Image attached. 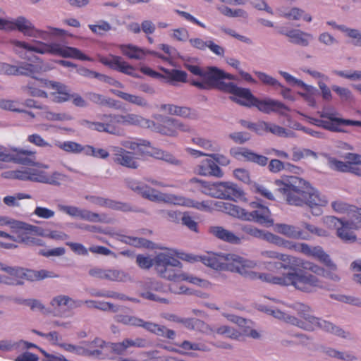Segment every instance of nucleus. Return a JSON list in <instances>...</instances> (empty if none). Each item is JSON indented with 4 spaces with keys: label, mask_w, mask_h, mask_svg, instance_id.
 Returning a JSON list of instances; mask_svg holds the SVG:
<instances>
[{
    "label": "nucleus",
    "mask_w": 361,
    "mask_h": 361,
    "mask_svg": "<svg viewBox=\"0 0 361 361\" xmlns=\"http://www.w3.org/2000/svg\"><path fill=\"white\" fill-rule=\"evenodd\" d=\"M328 165L329 167L334 170L340 171V172H347L348 171V166L349 163L344 162L342 161H339L334 157H327Z\"/></svg>",
    "instance_id": "obj_58"
},
{
    "label": "nucleus",
    "mask_w": 361,
    "mask_h": 361,
    "mask_svg": "<svg viewBox=\"0 0 361 361\" xmlns=\"http://www.w3.org/2000/svg\"><path fill=\"white\" fill-rule=\"evenodd\" d=\"M280 33L289 37L291 43L302 47H307L309 44V41L312 39L311 34L300 30H291L287 32L280 31Z\"/></svg>",
    "instance_id": "obj_30"
},
{
    "label": "nucleus",
    "mask_w": 361,
    "mask_h": 361,
    "mask_svg": "<svg viewBox=\"0 0 361 361\" xmlns=\"http://www.w3.org/2000/svg\"><path fill=\"white\" fill-rule=\"evenodd\" d=\"M224 210L228 214L239 219L247 221H254L260 224H274V220L271 217L270 210L267 207L262 206L256 202H252V207L257 209L248 212L238 205L231 203H223Z\"/></svg>",
    "instance_id": "obj_9"
},
{
    "label": "nucleus",
    "mask_w": 361,
    "mask_h": 361,
    "mask_svg": "<svg viewBox=\"0 0 361 361\" xmlns=\"http://www.w3.org/2000/svg\"><path fill=\"white\" fill-rule=\"evenodd\" d=\"M214 333L219 335H225L226 337L231 339H238L240 336V333L234 328L228 326H221L214 329Z\"/></svg>",
    "instance_id": "obj_52"
},
{
    "label": "nucleus",
    "mask_w": 361,
    "mask_h": 361,
    "mask_svg": "<svg viewBox=\"0 0 361 361\" xmlns=\"http://www.w3.org/2000/svg\"><path fill=\"white\" fill-rule=\"evenodd\" d=\"M286 166L288 169L293 168L296 169V167L290 164H286V165L279 159H271L268 165L269 170L272 173H278L283 169H286Z\"/></svg>",
    "instance_id": "obj_63"
},
{
    "label": "nucleus",
    "mask_w": 361,
    "mask_h": 361,
    "mask_svg": "<svg viewBox=\"0 0 361 361\" xmlns=\"http://www.w3.org/2000/svg\"><path fill=\"white\" fill-rule=\"evenodd\" d=\"M209 233L216 238L227 243L239 244L241 241L239 237L222 226H212L209 228Z\"/></svg>",
    "instance_id": "obj_31"
},
{
    "label": "nucleus",
    "mask_w": 361,
    "mask_h": 361,
    "mask_svg": "<svg viewBox=\"0 0 361 361\" xmlns=\"http://www.w3.org/2000/svg\"><path fill=\"white\" fill-rule=\"evenodd\" d=\"M176 116H182L192 120H197L199 118L197 112L185 106H177Z\"/></svg>",
    "instance_id": "obj_62"
},
{
    "label": "nucleus",
    "mask_w": 361,
    "mask_h": 361,
    "mask_svg": "<svg viewBox=\"0 0 361 361\" xmlns=\"http://www.w3.org/2000/svg\"><path fill=\"white\" fill-rule=\"evenodd\" d=\"M89 99L92 100L93 102L102 106L118 108V106H117L116 102H114L113 99L110 98H106L104 96L96 92H91L89 94Z\"/></svg>",
    "instance_id": "obj_46"
},
{
    "label": "nucleus",
    "mask_w": 361,
    "mask_h": 361,
    "mask_svg": "<svg viewBox=\"0 0 361 361\" xmlns=\"http://www.w3.org/2000/svg\"><path fill=\"white\" fill-rule=\"evenodd\" d=\"M50 276V273L46 270L34 271L23 268V279L28 281H39Z\"/></svg>",
    "instance_id": "obj_43"
},
{
    "label": "nucleus",
    "mask_w": 361,
    "mask_h": 361,
    "mask_svg": "<svg viewBox=\"0 0 361 361\" xmlns=\"http://www.w3.org/2000/svg\"><path fill=\"white\" fill-rule=\"evenodd\" d=\"M316 92H302L300 93V94L307 102L310 106H312L315 105L316 99L319 97H322L325 100H329L331 98V92H321V94H319V92L316 94Z\"/></svg>",
    "instance_id": "obj_42"
},
{
    "label": "nucleus",
    "mask_w": 361,
    "mask_h": 361,
    "mask_svg": "<svg viewBox=\"0 0 361 361\" xmlns=\"http://www.w3.org/2000/svg\"><path fill=\"white\" fill-rule=\"evenodd\" d=\"M32 96L47 98L56 103L71 99V94L68 92H32Z\"/></svg>",
    "instance_id": "obj_35"
},
{
    "label": "nucleus",
    "mask_w": 361,
    "mask_h": 361,
    "mask_svg": "<svg viewBox=\"0 0 361 361\" xmlns=\"http://www.w3.org/2000/svg\"><path fill=\"white\" fill-rule=\"evenodd\" d=\"M324 223L330 227L336 230L337 236L345 243H353L356 241L357 237L354 233L355 229L345 219H338L334 216H328L324 219Z\"/></svg>",
    "instance_id": "obj_16"
},
{
    "label": "nucleus",
    "mask_w": 361,
    "mask_h": 361,
    "mask_svg": "<svg viewBox=\"0 0 361 361\" xmlns=\"http://www.w3.org/2000/svg\"><path fill=\"white\" fill-rule=\"evenodd\" d=\"M164 71L166 73V79L170 82H185L187 80L188 74L183 71L176 69H173L171 71L164 69Z\"/></svg>",
    "instance_id": "obj_44"
},
{
    "label": "nucleus",
    "mask_w": 361,
    "mask_h": 361,
    "mask_svg": "<svg viewBox=\"0 0 361 361\" xmlns=\"http://www.w3.org/2000/svg\"><path fill=\"white\" fill-rule=\"evenodd\" d=\"M154 126H150L149 129L152 131L160 133L170 137H176L178 131L190 133L192 128L190 126L177 120L176 118L163 116L159 114L152 115Z\"/></svg>",
    "instance_id": "obj_10"
},
{
    "label": "nucleus",
    "mask_w": 361,
    "mask_h": 361,
    "mask_svg": "<svg viewBox=\"0 0 361 361\" xmlns=\"http://www.w3.org/2000/svg\"><path fill=\"white\" fill-rule=\"evenodd\" d=\"M118 96L123 99L137 106L143 107H147L148 106L147 100L145 98L128 92H118Z\"/></svg>",
    "instance_id": "obj_41"
},
{
    "label": "nucleus",
    "mask_w": 361,
    "mask_h": 361,
    "mask_svg": "<svg viewBox=\"0 0 361 361\" xmlns=\"http://www.w3.org/2000/svg\"><path fill=\"white\" fill-rule=\"evenodd\" d=\"M92 295L99 298H114L121 300H130L126 295L113 290H97L92 293Z\"/></svg>",
    "instance_id": "obj_49"
},
{
    "label": "nucleus",
    "mask_w": 361,
    "mask_h": 361,
    "mask_svg": "<svg viewBox=\"0 0 361 361\" xmlns=\"http://www.w3.org/2000/svg\"><path fill=\"white\" fill-rule=\"evenodd\" d=\"M18 68V75H27L34 78V75L39 73L40 69L37 66L29 63H21Z\"/></svg>",
    "instance_id": "obj_47"
},
{
    "label": "nucleus",
    "mask_w": 361,
    "mask_h": 361,
    "mask_svg": "<svg viewBox=\"0 0 361 361\" xmlns=\"http://www.w3.org/2000/svg\"><path fill=\"white\" fill-rule=\"evenodd\" d=\"M259 255L263 259L280 260L281 262H267V265L274 264L276 268H281L285 270H300V266L302 265L301 258L274 250H262Z\"/></svg>",
    "instance_id": "obj_15"
},
{
    "label": "nucleus",
    "mask_w": 361,
    "mask_h": 361,
    "mask_svg": "<svg viewBox=\"0 0 361 361\" xmlns=\"http://www.w3.org/2000/svg\"><path fill=\"white\" fill-rule=\"evenodd\" d=\"M324 353L331 358L338 359L342 361L357 360V357L353 353L347 351H340L332 348H327L324 349Z\"/></svg>",
    "instance_id": "obj_37"
},
{
    "label": "nucleus",
    "mask_w": 361,
    "mask_h": 361,
    "mask_svg": "<svg viewBox=\"0 0 361 361\" xmlns=\"http://www.w3.org/2000/svg\"><path fill=\"white\" fill-rule=\"evenodd\" d=\"M276 185L290 204L300 206L305 203L313 209L312 213L314 215L321 214V207L327 204L324 197H321L318 191L311 188L305 180L299 177H285L276 180Z\"/></svg>",
    "instance_id": "obj_1"
},
{
    "label": "nucleus",
    "mask_w": 361,
    "mask_h": 361,
    "mask_svg": "<svg viewBox=\"0 0 361 361\" xmlns=\"http://www.w3.org/2000/svg\"><path fill=\"white\" fill-rule=\"evenodd\" d=\"M58 209L73 218H78L90 222H103L105 215H100L85 209H81L75 206L57 204Z\"/></svg>",
    "instance_id": "obj_17"
},
{
    "label": "nucleus",
    "mask_w": 361,
    "mask_h": 361,
    "mask_svg": "<svg viewBox=\"0 0 361 361\" xmlns=\"http://www.w3.org/2000/svg\"><path fill=\"white\" fill-rule=\"evenodd\" d=\"M248 279L261 281L281 286H293L295 290L312 293L324 288L322 281L317 276L300 270H288L279 276L252 271Z\"/></svg>",
    "instance_id": "obj_2"
},
{
    "label": "nucleus",
    "mask_w": 361,
    "mask_h": 361,
    "mask_svg": "<svg viewBox=\"0 0 361 361\" xmlns=\"http://www.w3.org/2000/svg\"><path fill=\"white\" fill-rule=\"evenodd\" d=\"M181 224L192 231L198 232V224L189 213L185 212L180 216Z\"/></svg>",
    "instance_id": "obj_57"
},
{
    "label": "nucleus",
    "mask_w": 361,
    "mask_h": 361,
    "mask_svg": "<svg viewBox=\"0 0 361 361\" xmlns=\"http://www.w3.org/2000/svg\"><path fill=\"white\" fill-rule=\"evenodd\" d=\"M18 106H19V103L18 102L12 101V100H6V99H0V108L1 109L11 111H15V112L23 113L26 115L30 116L31 118L35 117V115L33 114V113H32L30 111L21 110L19 109Z\"/></svg>",
    "instance_id": "obj_45"
},
{
    "label": "nucleus",
    "mask_w": 361,
    "mask_h": 361,
    "mask_svg": "<svg viewBox=\"0 0 361 361\" xmlns=\"http://www.w3.org/2000/svg\"><path fill=\"white\" fill-rule=\"evenodd\" d=\"M267 313L269 315L273 316L274 318L278 319L279 320L283 321L288 324L294 325L295 316L290 315L284 312L279 309H267L266 310Z\"/></svg>",
    "instance_id": "obj_48"
},
{
    "label": "nucleus",
    "mask_w": 361,
    "mask_h": 361,
    "mask_svg": "<svg viewBox=\"0 0 361 361\" xmlns=\"http://www.w3.org/2000/svg\"><path fill=\"white\" fill-rule=\"evenodd\" d=\"M310 156L313 157L315 159L317 157V154L309 149H293V160L294 161H298L304 157H307Z\"/></svg>",
    "instance_id": "obj_64"
},
{
    "label": "nucleus",
    "mask_w": 361,
    "mask_h": 361,
    "mask_svg": "<svg viewBox=\"0 0 361 361\" xmlns=\"http://www.w3.org/2000/svg\"><path fill=\"white\" fill-rule=\"evenodd\" d=\"M345 221H348L353 229L361 228V209L352 207L347 217H344Z\"/></svg>",
    "instance_id": "obj_40"
},
{
    "label": "nucleus",
    "mask_w": 361,
    "mask_h": 361,
    "mask_svg": "<svg viewBox=\"0 0 361 361\" xmlns=\"http://www.w3.org/2000/svg\"><path fill=\"white\" fill-rule=\"evenodd\" d=\"M148 345V341L144 338H126L121 342L112 343L111 350L117 355H123L130 348H145Z\"/></svg>",
    "instance_id": "obj_24"
},
{
    "label": "nucleus",
    "mask_w": 361,
    "mask_h": 361,
    "mask_svg": "<svg viewBox=\"0 0 361 361\" xmlns=\"http://www.w3.org/2000/svg\"><path fill=\"white\" fill-rule=\"evenodd\" d=\"M32 45L27 42L13 39L11 44L18 48L33 51L40 54H49L64 58H73L82 61H91L90 58L84 54L80 50L75 47L61 45L59 43H45L41 41H35Z\"/></svg>",
    "instance_id": "obj_6"
},
{
    "label": "nucleus",
    "mask_w": 361,
    "mask_h": 361,
    "mask_svg": "<svg viewBox=\"0 0 361 361\" xmlns=\"http://www.w3.org/2000/svg\"><path fill=\"white\" fill-rule=\"evenodd\" d=\"M112 118L115 123L123 126H136L148 129L150 126H154V121L135 114H113Z\"/></svg>",
    "instance_id": "obj_21"
},
{
    "label": "nucleus",
    "mask_w": 361,
    "mask_h": 361,
    "mask_svg": "<svg viewBox=\"0 0 361 361\" xmlns=\"http://www.w3.org/2000/svg\"><path fill=\"white\" fill-rule=\"evenodd\" d=\"M200 260L206 266L216 270H224L226 255L208 253L199 257Z\"/></svg>",
    "instance_id": "obj_29"
},
{
    "label": "nucleus",
    "mask_w": 361,
    "mask_h": 361,
    "mask_svg": "<svg viewBox=\"0 0 361 361\" xmlns=\"http://www.w3.org/2000/svg\"><path fill=\"white\" fill-rule=\"evenodd\" d=\"M319 247V246H310L305 243H295L285 239H283L281 245V247L283 248L301 252L305 255L311 257H312Z\"/></svg>",
    "instance_id": "obj_28"
},
{
    "label": "nucleus",
    "mask_w": 361,
    "mask_h": 361,
    "mask_svg": "<svg viewBox=\"0 0 361 361\" xmlns=\"http://www.w3.org/2000/svg\"><path fill=\"white\" fill-rule=\"evenodd\" d=\"M218 10L228 17H247V13L240 8L233 10L227 6H221L218 8Z\"/></svg>",
    "instance_id": "obj_59"
},
{
    "label": "nucleus",
    "mask_w": 361,
    "mask_h": 361,
    "mask_svg": "<svg viewBox=\"0 0 361 361\" xmlns=\"http://www.w3.org/2000/svg\"><path fill=\"white\" fill-rule=\"evenodd\" d=\"M284 16L290 20H300L302 18L307 22L312 20L310 15L305 13L304 11L298 8H291L288 12L284 13Z\"/></svg>",
    "instance_id": "obj_50"
},
{
    "label": "nucleus",
    "mask_w": 361,
    "mask_h": 361,
    "mask_svg": "<svg viewBox=\"0 0 361 361\" xmlns=\"http://www.w3.org/2000/svg\"><path fill=\"white\" fill-rule=\"evenodd\" d=\"M187 69L193 75L200 77L199 80L191 83L200 89H217L219 90H250L247 88L238 87L233 81L235 76L226 73L215 66L202 68L196 65H188Z\"/></svg>",
    "instance_id": "obj_4"
},
{
    "label": "nucleus",
    "mask_w": 361,
    "mask_h": 361,
    "mask_svg": "<svg viewBox=\"0 0 361 361\" xmlns=\"http://www.w3.org/2000/svg\"><path fill=\"white\" fill-rule=\"evenodd\" d=\"M35 153L31 151H20L16 154H13V162L21 164L24 165H38L35 161Z\"/></svg>",
    "instance_id": "obj_39"
},
{
    "label": "nucleus",
    "mask_w": 361,
    "mask_h": 361,
    "mask_svg": "<svg viewBox=\"0 0 361 361\" xmlns=\"http://www.w3.org/2000/svg\"><path fill=\"white\" fill-rule=\"evenodd\" d=\"M240 230L245 234H247L251 237L262 239L263 238V235L264 234L265 231L259 229L254 226L252 225H241Z\"/></svg>",
    "instance_id": "obj_55"
},
{
    "label": "nucleus",
    "mask_w": 361,
    "mask_h": 361,
    "mask_svg": "<svg viewBox=\"0 0 361 361\" xmlns=\"http://www.w3.org/2000/svg\"><path fill=\"white\" fill-rule=\"evenodd\" d=\"M99 61L103 65L108 66L111 69L118 72L135 76V68L125 61L121 56L109 54L108 56H98Z\"/></svg>",
    "instance_id": "obj_19"
},
{
    "label": "nucleus",
    "mask_w": 361,
    "mask_h": 361,
    "mask_svg": "<svg viewBox=\"0 0 361 361\" xmlns=\"http://www.w3.org/2000/svg\"><path fill=\"white\" fill-rule=\"evenodd\" d=\"M230 153L237 159L241 160L244 159L245 161L253 162L261 166H266L268 162V158L267 157L255 153L247 148H232L230 150Z\"/></svg>",
    "instance_id": "obj_22"
},
{
    "label": "nucleus",
    "mask_w": 361,
    "mask_h": 361,
    "mask_svg": "<svg viewBox=\"0 0 361 361\" xmlns=\"http://www.w3.org/2000/svg\"><path fill=\"white\" fill-rule=\"evenodd\" d=\"M110 150L113 161L116 164L131 169L138 168V159L135 157L133 152L128 151L118 146H111Z\"/></svg>",
    "instance_id": "obj_18"
},
{
    "label": "nucleus",
    "mask_w": 361,
    "mask_h": 361,
    "mask_svg": "<svg viewBox=\"0 0 361 361\" xmlns=\"http://www.w3.org/2000/svg\"><path fill=\"white\" fill-rule=\"evenodd\" d=\"M293 321L294 326L305 331H313L317 329H321L342 338L347 337L343 330L329 322L322 320V319L314 316L312 314L307 317L306 321H302V319L295 317Z\"/></svg>",
    "instance_id": "obj_13"
},
{
    "label": "nucleus",
    "mask_w": 361,
    "mask_h": 361,
    "mask_svg": "<svg viewBox=\"0 0 361 361\" xmlns=\"http://www.w3.org/2000/svg\"><path fill=\"white\" fill-rule=\"evenodd\" d=\"M257 263L235 254H226L224 270L238 273L244 278L248 279L252 269L257 267Z\"/></svg>",
    "instance_id": "obj_14"
},
{
    "label": "nucleus",
    "mask_w": 361,
    "mask_h": 361,
    "mask_svg": "<svg viewBox=\"0 0 361 361\" xmlns=\"http://www.w3.org/2000/svg\"><path fill=\"white\" fill-rule=\"evenodd\" d=\"M124 182L128 188L152 202H163L176 205L185 206L204 212L209 211L212 208L209 201L197 202L173 194L163 193L131 177L125 178Z\"/></svg>",
    "instance_id": "obj_3"
},
{
    "label": "nucleus",
    "mask_w": 361,
    "mask_h": 361,
    "mask_svg": "<svg viewBox=\"0 0 361 361\" xmlns=\"http://www.w3.org/2000/svg\"><path fill=\"white\" fill-rule=\"evenodd\" d=\"M106 280L118 283H133V277L127 271L118 269H107Z\"/></svg>",
    "instance_id": "obj_33"
},
{
    "label": "nucleus",
    "mask_w": 361,
    "mask_h": 361,
    "mask_svg": "<svg viewBox=\"0 0 361 361\" xmlns=\"http://www.w3.org/2000/svg\"><path fill=\"white\" fill-rule=\"evenodd\" d=\"M83 304H86L89 308H95L104 312H110L113 313L121 310V307L109 302L97 300H85Z\"/></svg>",
    "instance_id": "obj_36"
},
{
    "label": "nucleus",
    "mask_w": 361,
    "mask_h": 361,
    "mask_svg": "<svg viewBox=\"0 0 361 361\" xmlns=\"http://www.w3.org/2000/svg\"><path fill=\"white\" fill-rule=\"evenodd\" d=\"M113 114H104L100 116L101 121L91 122L87 120H84L82 123L88 128L94 130L98 132H104L111 135H117L118 130L114 125V121L112 119Z\"/></svg>",
    "instance_id": "obj_23"
},
{
    "label": "nucleus",
    "mask_w": 361,
    "mask_h": 361,
    "mask_svg": "<svg viewBox=\"0 0 361 361\" xmlns=\"http://www.w3.org/2000/svg\"><path fill=\"white\" fill-rule=\"evenodd\" d=\"M121 147L124 148L127 150V149L130 150H135L137 148L140 147H150V142L146 140H137L136 141L126 140L121 142Z\"/></svg>",
    "instance_id": "obj_53"
},
{
    "label": "nucleus",
    "mask_w": 361,
    "mask_h": 361,
    "mask_svg": "<svg viewBox=\"0 0 361 361\" xmlns=\"http://www.w3.org/2000/svg\"><path fill=\"white\" fill-rule=\"evenodd\" d=\"M82 300H75L68 295H59L53 298L50 302V305L53 310L59 312L63 307L66 306L68 310H73L82 307Z\"/></svg>",
    "instance_id": "obj_26"
},
{
    "label": "nucleus",
    "mask_w": 361,
    "mask_h": 361,
    "mask_svg": "<svg viewBox=\"0 0 361 361\" xmlns=\"http://www.w3.org/2000/svg\"><path fill=\"white\" fill-rule=\"evenodd\" d=\"M274 231L288 238L305 239V238L302 236V231L293 225L276 224L274 225Z\"/></svg>",
    "instance_id": "obj_34"
},
{
    "label": "nucleus",
    "mask_w": 361,
    "mask_h": 361,
    "mask_svg": "<svg viewBox=\"0 0 361 361\" xmlns=\"http://www.w3.org/2000/svg\"><path fill=\"white\" fill-rule=\"evenodd\" d=\"M156 270L165 279L173 281H188L191 283L203 286L206 281L189 275L180 270L181 262L169 253H159L155 257Z\"/></svg>",
    "instance_id": "obj_5"
},
{
    "label": "nucleus",
    "mask_w": 361,
    "mask_h": 361,
    "mask_svg": "<svg viewBox=\"0 0 361 361\" xmlns=\"http://www.w3.org/2000/svg\"><path fill=\"white\" fill-rule=\"evenodd\" d=\"M88 27L93 33L98 35H103L112 28L110 23L105 20H99L94 25H89Z\"/></svg>",
    "instance_id": "obj_51"
},
{
    "label": "nucleus",
    "mask_w": 361,
    "mask_h": 361,
    "mask_svg": "<svg viewBox=\"0 0 361 361\" xmlns=\"http://www.w3.org/2000/svg\"><path fill=\"white\" fill-rule=\"evenodd\" d=\"M221 199L235 200L243 195V191L235 184L230 182H221Z\"/></svg>",
    "instance_id": "obj_32"
},
{
    "label": "nucleus",
    "mask_w": 361,
    "mask_h": 361,
    "mask_svg": "<svg viewBox=\"0 0 361 361\" xmlns=\"http://www.w3.org/2000/svg\"><path fill=\"white\" fill-rule=\"evenodd\" d=\"M36 80L39 85L42 87L55 90H66V86L59 82L51 81L44 78H36Z\"/></svg>",
    "instance_id": "obj_56"
},
{
    "label": "nucleus",
    "mask_w": 361,
    "mask_h": 361,
    "mask_svg": "<svg viewBox=\"0 0 361 361\" xmlns=\"http://www.w3.org/2000/svg\"><path fill=\"white\" fill-rule=\"evenodd\" d=\"M312 257L323 264L326 268L302 259V265H300V268L308 270L312 272L310 273L311 274L314 275L315 276H317L316 275H320L333 282L336 283L341 281V276L338 272V267L336 264L331 259L329 255L327 254L321 246L319 247Z\"/></svg>",
    "instance_id": "obj_7"
},
{
    "label": "nucleus",
    "mask_w": 361,
    "mask_h": 361,
    "mask_svg": "<svg viewBox=\"0 0 361 361\" xmlns=\"http://www.w3.org/2000/svg\"><path fill=\"white\" fill-rule=\"evenodd\" d=\"M11 21L12 31L17 30L27 37L47 40L51 36H59L65 33L63 30L52 27H47V30L37 29L29 20L23 16Z\"/></svg>",
    "instance_id": "obj_11"
},
{
    "label": "nucleus",
    "mask_w": 361,
    "mask_h": 361,
    "mask_svg": "<svg viewBox=\"0 0 361 361\" xmlns=\"http://www.w3.org/2000/svg\"><path fill=\"white\" fill-rule=\"evenodd\" d=\"M25 224L29 226L31 228H11L12 229H16L18 233V238H16V242L23 243L27 245H40L41 240L34 238L30 235L32 233H36L37 231L38 228L35 226H32L28 224L23 222Z\"/></svg>",
    "instance_id": "obj_27"
},
{
    "label": "nucleus",
    "mask_w": 361,
    "mask_h": 361,
    "mask_svg": "<svg viewBox=\"0 0 361 361\" xmlns=\"http://www.w3.org/2000/svg\"><path fill=\"white\" fill-rule=\"evenodd\" d=\"M337 29L345 32L349 37L354 39V45L361 47V32L357 30L348 28L346 26L343 25L337 26Z\"/></svg>",
    "instance_id": "obj_54"
},
{
    "label": "nucleus",
    "mask_w": 361,
    "mask_h": 361,
    "mask_svg": "<svg viewBox=\"0 0 361 361\" xmlns=\"http://www.w3.org/2000/svg\"><path fill=\"white\" fill-rule=\"evenodd\" d=\"M111 345L112 343H107L103 340L96 338L88 343L87 348H85V356L101 360L111 358L109 353L112 351Z\"/></svg>",
    "instance_id": "obj_20"
},
{
    "label": "nucleus",
    "mask_w": 361,
    "mask_h": 361,
    "mask_svg": "<svg viewBox=\"0 0 361 361\" xmlns=\"http://www.w3.org/2000/svg\"><path fill=\"white\" fill-rule=\"evenodd\" d=\"M9 225L11 228H30L23 221H17L8 216H0V226Z\"/></svg>",
    "instance_id": "obj_61"
},
{
    "label": "nucleus",
    "mask_w": 361,
    "mask_h": 361,
    "mask_svg": "<svg viewBox=\"0 0 361 361\" xmlns=\"http://www.w3.org/2000/svg\"><path fill=\"white\" fill-rule=\"evenodd\" d=\"M231 93L229 99L240 105L246 106H256L259 111L270 114L276 112L285 114L288 110V107L280 102L272 99L259 100L250 92H228Z\"/></svg>",
    "instance_id": "obj_8"
},
{
    "label": "nucleus",
    "mask_w": 361,
    "mask_h": 361,
    "mask_svg": "<svg viewBox=\"0 0 361 361\" xmlns=\"http://www.w3.org/2000/svg\"><path fill=\"white\" fill-rule=\"evenodd\" d=\"M86 199L91 203L100 207H107L123 212L133 211L132 207L126 203L116 202L112 200L97 196H87Z\"/></svg>",
    "instance_id": "obj_25"
},
{
    "label": "nucleus",
    "mask_w": 361,
    "mask_h": 361,
    "mask_svg": "<svg viewBox=\"0 0 361 361\" xmlns=\"http://www.w3.org/2000/svg\"><path fill=\"white\" fill-rule=\"evenodd\" d=\"M122 54L131 59H142L145 56V53L143 49L132 45V44H123L120 47Z\"/></svg>",
    "instance_id": "obj_38"
},
{
    "label": "nucleus",
    "mask_w": 361,
    "mask_h": 361,
    "mask_svg": "<svg viewBox=\"0 0 361 361\" xmlns=\"http://www.w3.org/2000/svg\"><path fill=\"white\" fill-rule=\"evenodd\" d=\"M319 115L322 118L329 119V121L310 118V123L332 132H345L342 128L344 126H361V121L339 118L337 116L338 113L334 110L324 109Z\"/></svg>",
    "instance_id": "obj_12"
},
{
    "label": "nucleus",
    "mask_w": 361,
    "mask_h": 361,
    "mask_svg": "<svg viewBox=\"0 0 361 361\" xmlns=\"http://www.w3.org/2000/svg\"><path fill=\"white\" fill-rule=\"evenodd\" d=\"M192 328L202 331L207 335H211L214 333V329L205 324L203 321L197 319L191 320Z\"/></svg>",
    "instance_id": "obj_60"
}]
</instances>
